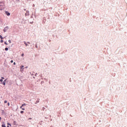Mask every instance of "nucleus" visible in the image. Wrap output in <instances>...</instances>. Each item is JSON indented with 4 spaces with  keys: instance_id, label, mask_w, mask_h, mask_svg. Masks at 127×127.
I'll use <instances>...</instances> for the list:
<instances>
[{
    "instance_id": "obj_3",
    "label": "nucleus",
    "mask_w": 127,
    "mask_h": 127,
    "mask_svg": "<svg viewBox=\"0 0 127 127\" xmlns=\"http://www.w3.org/2000/svg\"><path fill=\"white\" fill-rule=\"evenodd\" d=\"M6 82V79H5L2 83V85H4V86H5V83Z\"/></svg>"
},
{
    "instance_id": "obj_27",
    "label": "nucleus",
    "mask_w": 127,
    "mask_h": 127,
    "mask_svg": "<svg viewBox=\"0 0 127 127\" xmlns=\"http://www.w3.org/2000/svg\"><path fill=\"white\" fill-rule=\"evenodd\" d=\"M7 127H9V126H7Z\"/></svg>"
},
{
    "instance_id": "obj_6",
    "label": "nucleus",
    "mask_w": 127,
    "mask_h": 127,
    "mask_svg": "<svg viewBox=\"0 0 127 127\" xmlns=\"http://www.w3.org/2000/svg\"><path fill=\"white\" fill-rule=\"evenodd\" d=\"M0 38L1 39H3V37H2V35H0Z\"/></svg>"
},
{
    "instance_id": "obj_20",
    "label": "nucleus",
    "mask_w": 127,
    "mask_h": 127,
    "mask_svg": "<svg viewBox=\"0 0 127 127\" xmlns=\"http://www.w3.org/2000/svg\"><path fill=\"white\" fill-rule=\"evenodd\" d=\"M28 120H32V118H29L28 119Z\"/></svg>"
},
{
    "instance_id": "obj_24",
    "label": "nucleus",
    "mask_w": 127,
    "mask_h": 127,
    "mask_svg": "<svg viewBox=\"0 0 127 127\" xmlns=\"http://www.w3.org/2000/svg\"><path fill=\"white\" fill-rule=\"evenodd\" d=\"M9 105H10V104H9V103H7V105H8V106H9Z\"/></svg>"
},
{
    "instance_id": "obj_22",
    "label": "nucleus",
    "mask_w": 127,
    "mask_h": 127,
    "mask_svg": "<svg viewBox=\"0 0 127 127\" xmlns=\"http://www.w3.org/2000/svg\"><path fill=\"white\" fill-rule=\"evenodd\" d=\"M24 55V54H22V55H21V56L23 57V56Z\"/></svg>"
},
{
    "instance_id": "obj_26",
    "label": "nucleus",
    "mask_w": 127,
    "mask_h": 127,
    "mask_svg": "<svg viewBox=\"0 0 127 127\" xmlns=\"http://www.w3.org/2000/svg\"><path fill=\"white\" fill-rule=\"evenodd\" d=\"M7 125H9V123H7Z\"/></svg>"
},
{
    "instance_id": "obj_9",
    "label": "nucleus",
    "mask_w": 127,
    "mask_h": 127,
    "mask_svg": "<svg viewBox=\"0 0 127 127\" xmlns=\"http://www.w3.org/2000/svg\"><path fill=\"white\" fill-rule=\"evenodd\" d=\"M4 104H6V103H7V101L5 100V101H4Z\"/></svg>"
},
{
    "instance_id": "obj_2",
    "label": "nucleus",
    "mask_w": 127,
    "mask_h": 127,
    "mask_svg": "<svg viewBox=\"0 0 127 127\" xmlns=\"http://www.w3.org/2000/svg\"><path fill=\"white\" fill-rule=\"evenodd\" d=\"M5 14H6V15H7L8 16H9V15H10V13L7 11H5Z\"/></svg>"
},
{
    "instance_id": "obj_19",
    "label": "nucleus",
    "mask_w": 127,
    "mask_h": 127,
    "mask_svg": "<svg viewBox=\"0 0 127 127\" xmlns=\"http://www.w3.org/2000/svg\"><path fill=\"white\" fill-rule=\"evenodd\" d=\"M3 80L2 79H0V82H2Z\"/></svg>"
},
{
    "instance_id": "obj_28",
    "label": "nucleus",
    "mask_w": 127,
    "mask_h": 127,
    "mask_svg": "<svg viewBox=\"0 0 127 127\" xmlns=\"http://www.w3.org/2000/svg\"><path fill=\"white\" fill-rule=\"evenodd\" d=\"M26 68H27V66H26Z\"/></svg>"
},
{
    "instance_id": "obj_8",
    "label": "nucleus",
    "mask_w": 127,
    "mask_h": 127,
    "mask_svg": "<svg viewBox=\"0 0 127 127\" xmlns=\"http://www.w3.org/2000/svg\"><path fill=\"white\" fill-rule=\"evenodd\" d=\"M23 67H24V66H23V65H21V66H20V68L22 69V68H23Z\"/></svg>"
},
{
    "instance_id": "obj_10",
    "label": "nucleus",
    "mask_w": 127,
    "mask_h": 127,
    "mask_svg": "<svg viewBox=\"0 0 127 127\" xmlns=\"http://www.w3.org/2000/svg\"><path fill=\"white\" fill-rule=\"evenodd\" d=\"M3 40H0V43H3Z\"/></svg>"
},
{
    "instance_id": "obj_21",
    "label": "nucleus",
    "mask_w": 127,
    "mask_h": 127,
    "mask_svg": "<svg viewBox=\"0 0 127 127\" xmlns=\"http://www.w3.org/2000/svg\"><path fill=\"white\" fill-rule=\"evenodd\" d=\"M27 43H28V44H30V42H27Z\"/></svg>"
},
{
    "instance_id": "obj_15",
    "label": "nucleus",
    "mask_w": 127,
    "mask_h": 127,
    "mask_svg": "<svg viewBox=\"0 0 127 127\" xmlns=\"http://www.w3.org/2000/svg\"><path fill=\"white\" fill-rule=\"evenodd\" d=\"M1 127H5V125H2L1 126Z\"/></svg>"
},
{
    "instance_id": "obj_11",
    "label": "nucleus",
    "mask_w": 127,
    "mask_h": 127,
    "mask_svg": "<svg viewBox=\"0 0 127 127\" xmlns=\"http://www.w3.org/2000/svg\"><path fill=\"white\" fill-rule=\"evenodd\" d=\"M21 109L22 110V111H25V109L23 108L22 107V108H21Z\"/></svg>"
},
{
    "instance_id": "obj_14",
    "label": "nucleus",
    "mask_w": 127,
    "mask_h": 127,
    "mask_svg": "<svg viewBox=\"0 0 127 127\" xmlns=\"http://www.w3.org/2000/svg\"><path fill=\"white\" fill-rule=\"evenodd\" d=\"M4 44H5V45H7V43H6V42H4Z\"/></svg>"
},
{
    "instance_id": "obj_1",
    "label": "nucleus",
    "mask_w": 127,
    "mask_h": 127,
    "mask_svg": "<svg viewBox=\"0 0 127 127\" xmlns=\"http://www.w3.org/2000/svg\"><path fill=\"white\" fill-rule=\"evenodd\" d=\"M2 9H4V3L0 2V10H2Z\"/></svg>"
},
{
    "instance_id": "obj_4",
    "label": "nucleus",
    "mask_w": 127,
    "mask_h": 127,
    "mask_svg": "<svg viewBox=\"0 0 127 127\" xmlns=\"http://www.w3.org/2000/svg\"><path fill=\"white\" fill-rule=\"evenodd\" d=\"M24 106H26V104L24 103L23 104H22L21 106H20V109H22V107H24Z\"/></svg>"
},
{
    "instance_id": "obj_13",
    "label": "nucleus",
    "mask_w": 127,
    "mask_h": 127,
    "mask_svg": "<svg viewBox=\"0 0 127 127\" xmlns=\"http://www.w3.org/2000/svg\"><path fill=\"white\" fill-rule=\"evenodd\" d=\"M8 42H9L10 43H11V41L10 40H9Z\"/></svg>"
},
{
    "instance_id": "obj_12",
    "label": "nucleus",
    "mask_w": 127,
    "mask_h": 127,
    "mask_svg": "<svg viewBox=\"0 0 127 127\" xmlns=\"http://www.w3.org/2000/svg\"><path fill=\"white\" fill-rule=\"evenodd\" d=\"M5 31H6V29H4V30H3V32H5Z\"/></svg>"
},
{
    "instance_id": "obj_5",
    "label": "nucleus",
    "mask_w": 127,
    "mask_h": 127,
    "mask_svg": "<svg viewBox=\"0 0 127 127\" xmlns=\"http://www.w3.org/2000/svg\"><path fill=\"white\" fill-rule=\"evenodd\" d=\"M24 44L26 45V46H28V45L27 44V43H26V42H24Z\"/></svg>"
},
{
    "instance_id": "obj_25",
    "label": "nucleus",
    "mask_w": 127,
    "mask_h": 127,
    "mask_svg": "<svg viewBox=\"0 0 127 127\" xmlns=\"http://www.w3.org/2000/svg\"><path fill=\"white\" fill-rule=\"evenodd\" d=\"M1 120V117H0V121Z\"/></svg>"
},
{
    "instance_id": "obj_23",
    "label": "nucleus",
    "mask_w": 127,
    "mask_h": 127,
    "mask_svg": "<svg viewBox=\"0 0 127 127\" xmlns=\"http://www.w3.org/2000/svg\"><path fill=\"white\" fill-rule=\"evenodd\" d=\"M15 62H14V63H13V65H15Z\"/></svg>"
},
{
    "instance_id": "obj_18",
    "label": "nucleus",
    "mask_w": 127,
    "mask_h": 127,
    "mask_svg": "<svg viewBox=\"0 0 127 127\" xmlns=\"http://www.w3.org/2000/svg\"><path fill=\"white\" fill-rule=\"evenodd\" d=\"M1 79H4V77H1Z\"/></svg>"
},
{
    "instance_id": "obj_16",
    "label": "nucleus",
    "mask_w": 127,
    "mask_h": 127,
    "mask_svg": "<svg viewBox=\"0 0 127 127\" xmlns=\"http://www.w3.org/2000/svg\"><path fill=\"white\" fill-rule=\"evenodd\" d=\"M23 113H24V112H23V111H20V113H21V114H22Z\"/></svg>"
},
{
    "instance_id": "obj_7",
    "label": "nucleus",
    "mask_w": 127,
    "mask_h": 127,
    "mask_svg": "<svg viewBox=\"0 0 127 127\" xmlns=\"http://www.w3.org/2000/svg\"><path fill=\"white\" fill-rule=\"evenodd\" d=\"M5 51H7V50H8V48H5Z\"/></svg>"
},
{
    "instance_id": "obj_17",
    "label": "nucleus",
    "mask_w": 127,
    "mask_h": 127,
    "mask_svg": "<svg viewBox=\"0 0 127 127\" xmlns=\"http://www.w3.org/2000/svg\"><path fill=\"white\" fill-rule=\"evenodd\" d=\"M10 62H11V63H13V60H11V61H10Z\"/></svg>"
}]
</instances>
